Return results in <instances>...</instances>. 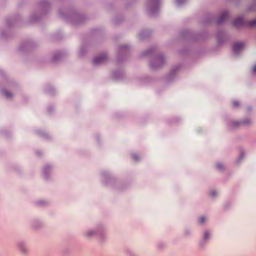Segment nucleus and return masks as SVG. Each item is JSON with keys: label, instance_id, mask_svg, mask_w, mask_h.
<instances>
[{"label": "nucleus", "instance_id": "nucleus-13", "mask_svg": "<svg viewBox=\"0 0 256 256\" xmlns=\"http://www.w3.org/2000/svg\"><path fill=\"white\" fill-rule=\"evenodd\" d=\"M134 159H136V158H135V156H134Z\"/></svg>", "mask_w": 256, "mask_h": 256}, {"label": "nucleus", "instance_id": "nucleus-7", "mask_svg": "<svg viewBox=\"0 0 256 256\" xmlns=\"http://www.w3.org/2000/svg\"><path fill=\"white\" fill-rule=\"evenodd\" d=\"M217 166V168L220 170H222L223 168H224V166L222 164H218L216 166Z\"/></svg>", "mask_w": 256, "mask_h": 256}, {"label": "nucleus", "instance_id": "nucleus-6", "mask_svg": "<svg viewBox=\"0 0 256 256\" xmlns=\"http://www.w3.org/2000/svg\"><path fill=\"white\" fill-rule=\"evenodd\" d=\"M206 221V218L204 216H202L200 218L199 222L201 224H203Z\"/></svg>", "mask_w": 256, "mask_h": 256}, {"label": "nucleus", "instance_id": "nucleus-1", "mask_svg": "<svg viewBox=\"0 0 256 256\" xmlns=\"http://www.w3.org/2000/svg\"><path fill=\"white\" fill-rule=\"evenodd\" d=\"M106 59V56L102 55L98 56L94 58L93 62L94 64H98L104 62Z\"/></svg>", "mask_w": 256, "mask_h": 256}, {"label": "nucleus", "instance_id": "nucleus-3", "mask_svg": "<svg viewBox=\"0 0 256 256\" xmlns=\"http://www.w3.org/2000/svg\"><path fill=\"white\" fill-rule=\"evenodd\" d=\"M243 24V19L242 18H238L234 20V24L238 26Z\"/></svg>", "mask_w": 256, "mask_h": 256}, {"label": "nucleus", "instance_id": "nucleus-8", "mask_svg": "<svg viewBox=\"0 0 256 256\" xmlns=\"http://www.w3.org/2000/svg\"><path fill=\"white\" fill-rule=\"evenodd\" d=\"M209 237V234L208 232H206L204 234V238L205 240H206Z\"/></svg>", "mask_w": 256, "mask_h": 256}, {"label": "nucleus", "instance_id": "nucleus-2", "mask_svg": "<svg viewBox=\"0 0 256 256\" xmlns=\"http://www.w3.org/2000/svg\"><path fill=\"white\" fill-rule=\"evenodd\" d=\"M244 46V44L242 42H237L236 43L233 48V50L235 52H238L240 51Z\"/></svg>", "mask_w": 256, "mask_h": 256}, {"label": "nucleus", "instance_id": "nucleus-11", "mask_svg": "<svg viewBox=\"0 0 256 256\" xmlns=\"http://www.w3.org/2000/svg\"><path fill=\"white\" fill-rule=\"evenodd\" d=\"M256 24V20H253L250 22V25L253 26Z\"/></svg>", "mask_w": 256, "mask_h": 256}, {"label": "nucleus", "instance_id": "nucleus-4", "mask_svg": "<svg viewBox=\"0 0 256 256\" xmlns=\"http://www.w3.org/2000/svg\"><path fill=\"white\" fill-rule=\"evenodd\" d=\"M228 13L227 12H224L220 18L219 19V22H224L228 17Z\"/></svg>", "mask_w": 256, "mask_h": 256}, {"label": "nucleus", "instance_id": "nucleus-12", "mask_svg": "<svg viewBox=\"0 0 256 256\" xmlns=\"http://www.w3.org/2000/svg\"><path fill=\"white\" fill-rule=\"evenodd\" d=\"M253 71L256 72V65H255L254 67H253Z\"/></svg>", "mask_w": 256, "mask_h": 256}, {"label": "nucleus", "instance_id": "nucleus-5", "mask_svg": "<svg viewBox=\"0 0 256 256\" xmlns=\"http://www.w3.org/2000/svg\"><path fill=\"white\" fill-rule=\"evenodd\" d=\"M2 92L7 98H10L12 97V94L10 92H7L6 90H4Z\"/></svg>", "mask_w": 256, "mask_h": 256}, {"label": "nucleus", "instance_id": "nucleus-9", "mask_svg": "<svg viewBox=\"0 0 256 256\" xmlns=\"http://www.w3.org/2000/svg\"><path fill=\"white\" fill-rule=\"evenodd\" d=\"M232 104H233L234 107H236V106H239V103H238V102L236 101H234L232 102Z\"/></svg>", "mask_w": 256, "mask_h": 256}, {"label": "nucleus", "instance_id": "nucleus-10", "mask_svg": "<svg viewBox=\"0 0 256 256\" xmlns=\"http://www.w3.org/2000/svg\"><path fill=\"white\" fill-rule=\"evenodd\" d=\"M210 195L212 196H214L216 194V192L214 190H212V191L210 192Z\"/></svg>", "mask_w": 256, "mask_h": 256}]
</instances>
